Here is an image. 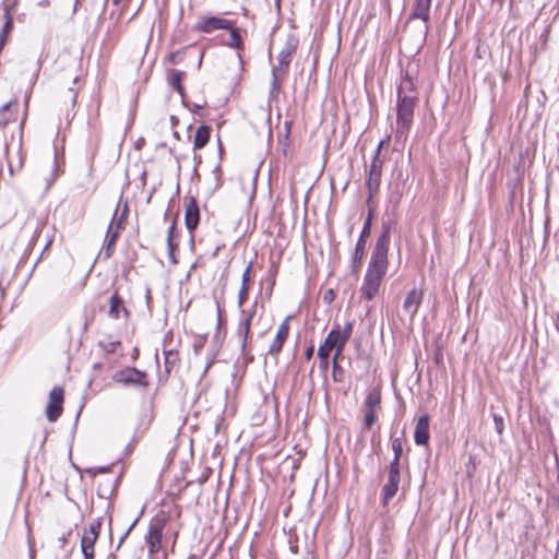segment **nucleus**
<instances>
[{"mask_svg":"<svg viewBox=\"0 0 559 559\" xmlns=\"http://www.w3.org/2000/svg\"><path fill=\"white\" fill-rule=\"evenodd\" d=\"M391 225L382 223L381 233L372 250L364 283L360 288L361 296L372 300L379 292L383 277L388 271V251L390 246Z\"/></svg>","mask_w":559,"mask_h":559,"instance_id":"1","label":"nucleus"},{"mask_svg":"<svg viewBox=\"0 0 559 559\" xmlns=\"http://www.w3.org/2000/svg\"><path fill=\"white\" fill-rule=\"evenodd\" d=\"M353 333V323L346 322L343 330L335 325L325 337L323 344L318 349V356L321 359V366L325 369L328 367V358L332 349H340L345 346Z\"/></svg>","mask_w":559,"mask_h":559,"instance_id":"2","label":"nucleus"},{"mask_svg":"<svg viewBox=\"0 0 559 559\" xmlns=\"http://www.w3.org/2000/svg\"><path fill=\"white\" fill-rule=\"evenodd\" d=\"M418 102L417 96L397 97L396 102V133L399 141L405 140L413 126L414 109Z\"/></svg>","mask_w":559,"mask_h":559,"instance_id":"3","label":"nucleus"},{"mask_svg":"<svg viewBox=\"0 0 559 559\" xmlns=\"http://www.w3.org/2000/svg\"><path fill=\"white\" fill-rule=\"evenodd\" d=\"M372 212L369 211L368 217L364 224L360 237L356 243L355 251L352 258V269L354 273H358L361 266V261L365 255L366 238L369 237L371 230Z\"/></svg>","mask_w":559,"mask_h":559,"instance_id":"4","label":"nucleus"},{"mask_svg":"<svg viewBox=\"0 0 559 559\" xmlns=\"http://www.w3.org/2000/svg\"><path fill=\"white\" fill-rule=\"evenodd\" d=\"M112 380L123 385L133 384L144 388L148 385V382L146 380V373L136 368H126L119 370L112 376Z\"/></svg>","mask_w":559,"mask_h":559,"instance_id":"5","label":"nucleus"},{"mask_svg":"<svg viewBox=\"0 0 559 559\" xmlns=\"http://www.w3.org/2000/svg\"><path fill=\"white\" fill-rule=\"evenodd\" d=\"M100 521L96 520L84 530L81 538V550L84 559H94V545L99 536Z\"/></svg>","mask_w":559,"mask_h":559,"instance_id":"6","label":"nucleus"},{"mask_svg":"<svg viewBox=\"0 0 559 559\" xmlns=\"http://www.w3.org/2000/svg\"><path fill=\"white\" fill-rule=\"evenodd\" d=\"M165 527L164 520L152 521L145 535V542L151 555L157 554L162 548V538Z\"/></svg>","mask_w":559,"mask_h":559,"instance_id":"7","label":"nucleus"},{"mask_svg":"<svg viewBox=\"0 0 559 559\" xmlns=\"http://www.w3.org/2000/svg\"><path fill=\"white\" fill-rule=\"evenodd\" d=\"M235 22L231 20L222 19L218 16H202L194 25V29L202 33H212L217 29L231 28Z\"/></svg>","mask_w":559,"mask_h":559,"instance_id":"8","label":"nucleus"},{"mask_svg":"<svg viewBox=\"0 0 559 559\" xmlns=\"http://www.w3.org/2000/svg\"><path fill=\"white\" fill-rule=\"evenodd\" d=\"M431 0H414L408 21L421 20L424 22L423 37L426 38L429 31Z\"/></svg>","mask_w":559,"mask_h":559,"instance_id":"9","label":"nucleus"},{"mask_svg":"<svg viewBox=\"0 0 559 559\" xmlns=\"http://www.w3.org/2000/svg\"><path fill=\"white\" fill-rule=\"evenodd\" d=\"M383 164L384 158L373 156L367 179L369 200H371L373 195L379 191Z\"/></svg>","mask_w":559,"mask_h":559,"instance_id":"10","label":"nucleus"},{"mask_svg":"<svg viewBox=\"0 0 559 559\" xmlns=\"http://www.w3.org/2000/svg\"><path fill=\"white\" fill-rule=\"evenodd\" d=\"M63 390L55 386L49 393V402L46 407V417L49 421H56L62 414Z\"/></svg>","mask_w":559,"mask_h":559,"instance_id":"11","label":"nucleus"},{"mask_svg":"<svg viewBox=\"0 0 559 559\" xmlns=\"http://www.w3.org/2000/svg\"><path fill=\"white\" fill-rule=\"evenodd\" d=\"M258 306V301L255 300L252 305V308L249 311L242 310V318L238 324L237 334L241 342L242 350L246 348L247 341L250 334V325L255 314V308Z\"/></svg>","mask_w":559,"mask_h":559,"instance_id":"12","label":"nucleus"},{"mask_svg":"<svg viewBox=\"0 0 559 559\" xmlns=\"http://www.w3.org/2000/svg\"><path fill=\"white\" fill-rule=\"evenodd\" d=\"M401 483V473H394L388 471V479L383 485L381 493V500L383 506H386L397 493Z\"/></svg>","mask_w":559,"mask_h":559,"instance_id":"13","label":"nucleus"},{"mask_svg":"<svg viewBox=\"0 0 559 559\" xmlns=\"http://www.w3.org/2000/svg\"><path fill=\"white\" fill-rule=\"evenodd\" d=\"M108 316L112 320H119L121 318L128 320L130 317V311L124 306V301L119 296L118 292H115L109 298Z\"/></svg>","mask_w":559,"mask_h":559,"instance_id":"14","label":"nucleus"},{"mask_svg":"<svg viewBox=\"0 0 559 559\" xmlns=\"http://www.w3.org/2000/svg\"><path fill=\"white\" fill-rule=\"evenodd\" d=\"M288 334H289V318H286L278 326L276 335H275L272 344L270 345V348H269L270 355L277 356L281 353L283 345L288 337Z\"/></svg>","mask_w":559,"mask_h":559,"instance_id":"15","label":"nucleus"},{"mask_svg":"<svg viewBox=\"0 0 559 559\" xmlns=\"http://www.w3.org/2000/svg\"><path fill=\"white\" fill-rule=\"evenodd\" d=\"M423 301V292L416 288L409 290L406 295V298L403 302V310L413 320L418 312V309Z\"/></svg>","mask_w":559,"mask_h":559,"instance_id":"16","label":"nucleus"},{"mask_svg":"<svg viewBox=\"0 0 559 559\" xmlns=\"http://www.w3.org/2000/svg\"><path fill=\"white\" fill-rule=\"evenodd\" d=\"M200 221V210L198 202L194 198H190L186 203V211H185V223L186 227L189 231H193Z\"/></svg>","mask_w":559,"mask_h":559,"instance_id":"17","label":"nucleus"},{"mask_svg":"<svg viewBox=\"0 0 559 559\" xmlns=\"http://www.w3.org/2000/svg\"><path fill=\"white\" fill-rule=\"evenodd\" d=\"M115 219H116V214L114 215L112 221H111L110 225L108 226L107 235H106V239H105L106 247L104 250V254H105L106 259H108L112 254L116 240H117L120 229H121V218H119L117 222Z\"/></svg>","mask_w":559,"mask_h":559,"instance_id":"18","label":"nucleus"},{"mask_svg":"<svg viewBox=\"0 0 559 559\" xmlns=\"http://www.w3.org/2000/svg\"><path fill=\"white\" fill-rule=\"evenodd\" d=\"M115 219H116V214L114 215L112 221H111L110 225L108 226L107 235H106V239H105L106 247L104 250V254H105L106 259H108L112 254L116 240H117L120 229H121V218H119L117 222Z\"/></svg>","mask_w":559,"mask_h":559,"instance_id":"19","label":"nucleus"},{"mask_svg":"<svg viewBox=\"0 0 559 559\" xmlns=\"http://www.w3.org/2000/svg\"><path fill=\"white\" fill-rule=\"evenodd\" d=\"M429 417L428 415H423L418 418L414 439L417 445H426L429 441Z\"/></svg>","mask_w":559,"mask_h":559,"instance_id":"20","label":"nucleus"},{"mask_svg":"<svg viewBox=\"0 0 559 559\" xmlns=\"http://www.w3.org/2000/svg\"><path fill=\"white\" fill-rule=\"evenodd\" d=\"M227 31H229V40L227 43V46L230 48H235L237 50V58L239 62L242 64V52L245 50L242 31L240 28L235 27V25H231V28H227Z\"/></svg>","mask_w":559,"mask_h":559,"instance_id":"21","label":"nucleus"},{"mask_svg":"<svg viewBox=\"0 0 559 559\" xmlns=\"http://www.w3.org/2000/svg\"><path fill=\"white\" fill-rule=\"evenodd\" d=\"M251 270H252V262H250L247 267L245 269L241 277V286L238 293V307L242 308L245 302L248 299L249 290L251 288Z\"/></svg>","mask_w":559,"mask_h":559,"instance_id":"22","label":"nucleus"},{"mask_svg":"<svg viewBox=\"0 0 559 559\" xmlns=\"http://www.w3.org/2000/svg\"><path fill=\"white\" fill-rule=\"evenodd\" d=\"M287 75V72H284L282 70L272 69V81H271V87L269 91V98L270 100L277 99L281 90L282 84Z\"/></svg>","mask_w":559,"mask_h":559,"instance_id":"23","label":"nucleus"},{"mask_svg":"<svg viewBox=\"0 0 559 559\" xmlns=\"http://www.w3.org/2000/svg\"><path fill=\"white\" fill-rule=\"evenodd\" d=\"M403 96H417L414 80L408 74V72H405L402 75L400 85L397 87V97Z\"/></svg>","mask_w":559,"mask_h":559,"instance_id":"24","label":"nucleus"},{"mask_svg":"<svg viewBox=\"0 0 559 559\" xmlns=\"http://www.w3.org/2000/svg\"><path fill=\"white\" fill-rule=\"evenodd\" d=\"M294 51L295 47L290 44H286L277 56L278 66L273 67V69L287 72Z\"/></svg>","mask_w":559,"mask_h":559,"instance_id":"25","label":"nucleus"},{"mask_svg":"<svg viewBox=\"0 0 559 559\" xmlns=\"http://www.w3.org/2000/svg\"><path fill=\"white\" fill-rule=\"evenodd\" d=\"M17 107V103L15 100H11L0 108V128L5 127L9 122L14 121L16 119V109L12 110V107Z\"/></svg>","mask_w":559,"mask_h":559,"instance_id":"26","label":"nucleus"},{"mask_svg":"<svg viewBox=\"0 0 559 559\" xmlns=\"http://www.w3.org/2000/svg\"><path fill=\"white\" fill-rule=\"evenodd\" d=\"M210 135H211V128L207 126H204V124L200 126L197 129L194 139H193L194 150L203 148L207 144V142L210 140Z\"/></svg>","mask_w":559,"mask_h":559,"instance_id":"27","label":"nucleus"},{"mask_svg":"<svg viewBox=\"0 0 559 559\" xmlns=\"http://www.w3.org/2000/svg\"><path fill=\"white\" fill-rule=\"evenodd\" d=\"M186 76V73L183 71L179 70H171L169 72L168 82L169 85L178 92L179 95H185V88L181 84V81Z\"/></svg>","mask_w":559,"mask_h":559,"instance_id":"28","label":"nucleus"},{"mask_svg":"<svg viewBox=\"0 0 559 559\" xmlns=\"http://www.w3.org/2000/svg\"><path fill=\"white\" fill-rule=\"evenodd\" d=\"M179 362V353L174 349H164V367L169 374Z\"/></svg>","mask_w":559,"mask_h":559,"instance_id":"29","label":"nucleus"},{"mask_svg":"<svg viewBox=\"0 0 559 559\" xmlns=\"http://www.w3.org/2000/svg\"><path fill=\"white\" fill-rule=\"evenodd\" d=\"M381 404V393L379 390H371L364 402V409H378Z\"/></svg>","mask_w":559,"mask_h":559,"instance_id":"30","label":"nucleus"},{"mask_svg":"<svg viewBox=\"0 0 559 559\" xmlns=\"http://www.w3.org/2000/svg\"><path fill=\"white\" fill-rule=\"evenodd\" d=\"M98 346L107 354H112L116 352L117 347L120 346V342L114 340L111 336H107L104 340L98 342Z\"/></svg>","mask_w":559,"mask_h":559,"instance_id":"31","label":"nucleus"},{"mask_svg":"<svg viewBox=\"0 0 559 559\" xmlns=\"http://www.w3.org/2000/svg\"><path fill=\"white\" fill-rule=\"evenodd\" d=\"M377 411L378 409H364V430H369L373 426L377 420Z\"/></svg>","mask_w":559,"mask_h":559,"instance_id":"32","label":"nucleus"},{"mask_svg":"<svg viewBox=\"0 0 559 559\" xmlns=\"http://www.w3.org/2000/svg\"><path fill=\"white\" fill-rule=\"evenodd\" d=\"M4 19L5 21L1 34H4L5 37H8V34L10 33L13 25V19L8 7H5L4 9Z\"/></svg>","mask_w":559,"mask_h":559,"instance_id":"33","label":"nucleus"},{"mask_svg":"<svg viewBox=\"0 0 559 559\" xmlns=\"http://www.w3.org/2000/svg\"><path fill=\"white\" fill-rule=\"evenodd\" d=\"M332 378L335 382H342L344 378L343 368L335 361H332Z\"/></svg>","mask_w":559,"mask_h":559,"instance_id":"34","label":"nucleus"},{"mask_svg":"<svg viewBox=\"0 0 559 559\" xmlns=\"http://www.w3.org/2000/svg\"><path fill=\"white\" fill-rule=\"evenodd\" d=\"M392 451L394 456L393 457H402L403 454V441L401 438H394L392 440Z\"/></svg>","mask_w":559,"mask_h":559,"instance_id":"35","label":"nucleus"},{"mask_svg":"<svg viewBox=\"0 0 559 559\" xmlns=\"http://www.w3.org/2000/svg\"><path fill=\"white\" fill-rule=\"evenodd\" d=\"M167 248H168V255L170 258V261L173 263H177V260L175 257V250L178 248V245L175 243L170 237H167Z\"/></svg>","mask_w":559,"mask_h":559,"instance_id":"36","label":"nucleus"},{"mask_svg":"<svg viewBox=\"0 0 559 559\" xmlns=\"http://www.w3.org/2000/svg\"><path fill=\"white\" fill-rule=\"evenodd\" d=\"M388 471L389 472H394V473H401V459L400 457H393V460L391 461L389 467H388Z\"/></svg>","mask_w":559,"mask_h":559,"instance_id":"37","label":"nucleus"},{"mask_svg":"<svg viewBox=\"0 0 559 559\" xmlns=\"http://www.w3.org/2000/svg\"><path fill=\"white\" fill-rule=\"evenodd\" d=\"M493 421L496 426V430L498 433H502L503 431V419L499 415H493Z\"/></svg>","mask_w":559,"mask_h":559,"instance_id":"38","label":"nucleus"},{"mask_svg":"<svg viewBox=\"0 0 559 559\" xmlns=\"http://www.w3.org/2000/svg\"><path fill=\"white\" fill-rule=\"evenodd\" d=\"M389 141H390V138L386 136L385 139L381 140L378 144V147L374 152V156H378V157H381V150L384 145H388L389 144Z\"/></svg>","mask_w":559,"mask_h":559,"instance_id":"39","label":"nucleus"},{"mask_svg":"<svg viewBox=\"0 0 559 559\" xmlns=\"http://www.w3.org/2000/svg\"><path fill=\"white\" fill-rule=\"evenodd\" d=\"M335 295H334V292L333 289H329L324 296H323V300L325 304H331L334 299Z\"/></svg>","mask_w":559,"mask_h":559,"instance_id":"40","label":"nucleus"},{"mask_svg":"<svg viewBox=\"0 0 559 559\" xmlns=\"http://www.w3.org/2000/svg\"><path fill=\"white\" fill-rule=\"evenodd\" d=\"M345 346H341L340 349H335V353L333 355V359L332 361H335V362H338V359L342 357L343 355V350H344Z\"/></svg>","mask_w":559,"mask_h":559,"instance_id":"41","label":"nucleus"},{"mask_svg":"<svg viewBox=\"0 0 559 559\" xmlns=\"http://www.w3.org/2000/svg\"><path fill=\"white\" fill-rule=\"evenodd\" d=\"M72 534V531L70 530L67 534H63L61 537H59L60 547L63 548L68 537Z\"/></svg>","mask_w":559,"mask_h":559,"instance_id":"42","label":"nucleus"},{"mask_svg":"<svg viewBox=\"0 0 559 559\" xmlns=\"http://www.w3.org/2000/svg\"><path fill=\"white\" fill-rule=\"evenodd\" d=\"M138 520H135L130 526L129 528L126 531V533L121 536L120 540H119V545L124 540V538L129 535L130 531L133 528V526L135 525Z\"/></svg>","mask_w":559,"mask_h":559,"instance_id":"43","label":"nucleus"},{"mask_svg":"<svg viewBox=\"0 0 559 559\" xmlns=\"http://www.w3.org/2000/svg\"><path fill=\"white\" fill-rule=\"evenodd\" d=\"M175 233V223H173L167 230V237H170L173 239Z\"/></svg>","mask_w":559,"mask_h":559,"instance_id":"44","label":"nucleus"},{"mask_svg":"<svg viewBox=\"0 0 559 559\" xmlns=\"http://www.w3.org/2000/svg\"><path fill=\"white\" fill-rule=\"evenodd\" d=\"M313 350H314V349H313V347H312V346H310L309 348H307V350H306V358H307V359H311V357H312V355H313Z\"/></svg>","mask_w":559,"mask_h":559,"instance_id":"45","label":"nucleus"},{"mask_svg":"<svg viewBox=\"0 0 559 559\" xmlns=\"http://www.w3.org/2000/svg\"><path fill=\"white\" fill-rule=\"evenodd\" d=\"M150 300H151V289L147 288L146 289V301H147V304L150 302Z\"/></svg>","mask_w":559,"mask_h":559,"instance_id":"46","label":"nucleus"},{"mask_svg":"<svg viewBox=\"0 0 559 559\" xmlns=\"http://www.w3.org/2000/svg\"><path fill=\"white\" fill-rule=\"evenodd\" d=\"M221 312H222L221 308L217 307L218 324L221 323Z\"/></svg>","mask_w":559,"mask_h":559,"instance_id":"47","label":"nucleus"},{"mask_svg":"<svg viewBox=\"0 0 559 559\" xmlns=\"http://www.w3.org/2000/svg\"><path fill=\"white\" fill-rule=\"evenodd\" d=\"M100 473H106L108 471V467H99L98 469Z\"/></svg>","mask_w":559,"mask_h":559,"instance_id":"48","label":"nucleus"},{"mask_svg":"<svg viewBox=\"0 0 559 559\" xmlns=\"http://www.w3.org/2000/svg\"><path fill=\"white\" fill-rule=\"evenodd\" d=\"M121 2H122V0H112V3H114L115 5H119Z\"/></svg>","mask_w":559,"mask_h":559,"instance_id":"49","label":"nucleus"},{"mask_svg":"<svg viewBox=\"0 0 559 559\" xmlns=\"http://www.w3.org/2000/svg\"><path fill=\"white\" fill-rule=\"evenodd\" d=\"M79 1H80V0H75V7L78 5Z\"/></svg>","mask_w":559,"mask_h":559,"instance_id":"50","label":"nucleus"}]
</instances>
